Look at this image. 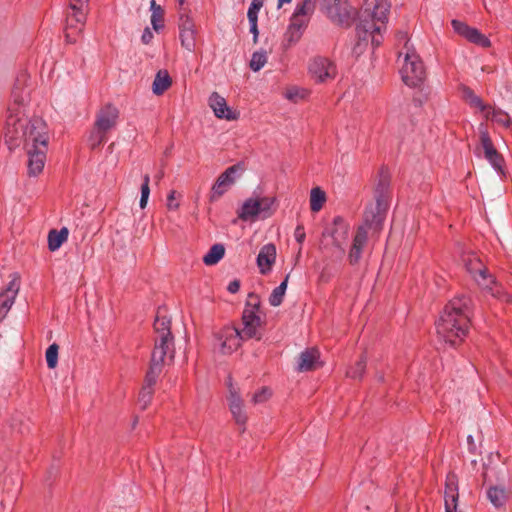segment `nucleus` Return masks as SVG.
<instances>
[{
    "label": "nucleus",
    "instance_id": "f257e3e1",
    "mask_svg": "<svg viewBox=\"0 0 512 512\" xmlns=\"http://www.w3.org/2000/svg\"><path fill=\"white\" fill-rule=\"evenodd\" d=\"M29 92L15 86L12 91L13 102L9 106L6 121L5 142L10 150L24 144L25 148L47 147L48 134L46 123L41 118H25L24 104Z\"/></svg>",
    "mask_w": 512,
    "mask_h": 512
},
{
    "label": "nucleus",
    "instance_id": "f03ea898",
    "mask_svg": "<svg viewBox=\"0 0 512 512\" xmlns=\"http://www.w3.org/2000/svg\"><path fill=\"white\" fill-rule=\"evenodd\" d=\"M470 303L468 297L461 296L445 306L436 323L437 335L445 343L455 346L466 336L470 325Z\"/></svg>",
    "mask_w": 512,
    "mask_h": 512
},
{
    "label": "nucleus",
    "instance_id": "7ed1b4c3",
    "mask_svg": "<svg viewBox=\"0 0 512 512\" xmlns=\"http://www.w3.org/2000/svg\"><path fill=\"white\" fill-rule=\"evenodd\" d=\"M397 41L402 44L398 52L402 80L407 86L416 87L425 79L424 65L405 32L397 34Z\"/></svg>",
    "mask_w": 512,
    "mask_h": 512
},
{
    "label": "nucleus",
    "instance_id": "20e7f679",
    "mask_svg": "<svg viewBox=\"0 0 512 512\" xmlns=\"http://www.w3.org/2000/svg\"><path fill=\"white\" fill-rule=\"evenodd\" d=\"M170 323V319L166 315H162L159 311L154 322L156 337L150 361L157 360V355L159 363L167 364L168 360H173L174 347Z\"/></svg>",
    "mask_w": 512,
    "mask_h": 512
},
{
    "label": "nucleus",
    "instance_id": "39448f33",
    "mask_svg": "<svg viewBox=\"0 0 512 512\" xmlns=\"http://www.w3.org/2000/svg\"><path fill=\"white\" fill-rule=\"evenodd\" d=\"M118 117V109L110 104L99 110L90 138L92 148L100 146L106 141L105 134L116 126Z\"/></svg>",
    "mask_w": 512,
    "mask_h": 512
},
{
    "label": "nucleus",
    "instance_id": "423d86ee",
    "mask_svg": "<svg viewBox=\"0 0 512 512\" xmlns=\"http://www.w3.org/2000/svg\"><path fill=\"white\" fill-rule=\"evenodd\" d=\"M308 74L316 83H326L337 75L335 64L328 58L316 56L308 63Z\"/></svg>",
    "mask_w": 512,
    "mask_h": 512
},
{
    "label": "nucleus",
    "instance_id": "0eeeda50",
    "mask_svg": "<svg viewBox=\"0 0 512 512\" xmlns=\"http://www.w3.org/2000/svg\"><path fill=\"white\" fill-rule=\"evenodd\" d=\"M88 7L79 4H69L70 11L67 14L66 40L75 43V34H80L86 22Z\"/></svg>",
    "mask_w": 512,
    "mask_h": 512
},
{
    "label": "nucleus",
    "instance_id": "6e6552de",
    "mask_svg": "<svg viewBox=\"0 0 512 512\" xmlns=\"http://www.w3.org/2000/svg\"><path fill=\"white\" fill-rule=\"evenodd\" d=\"M273 202V199L268 197L249 198L243 203L238 212V217L244 221L254 219L261 213H264V217H267L270 215L269 211Z\"/></svg>",
    "mask_w": 512,
    "mask_h": 512
},
{
    "label": "nucleus",
    "instance_id": "1a4fd4ad",
    "mask_svg": "<svg viewBox=\"0 0 512 512\" xmlns=\"http://www.w3.org/2000/svg\"><path fill=\"white\" fill-rule=\"evenodd\" d=\"M164 365L165 364L163 363H159L158 359L150 361L149 370L147 371L145 377V383L139 394V402L142 404L143 409H145L151 402L154 392L153 386L156 383L158 376L162 372V368Z\"/></svg>",
    "mask_w": 512,
    "mask_h": 512
},
{
    "label": "nucleus",
    "instance_id": "9d476101",
    "mask_svg": "<svg viewBox=\"0 0 512 512\" xmlns=\"http://www.w3.org/2000/svg\"><path fill=\"white\" fill-rule=\"evenodd\" d=\"M243 168L240 164L228 167L223 173L219 175L216 182L212 186L210 201H217L228 189L235 183V174L242 171Z\"/></svg>",
    "mask_w": 512,
    "mask_h": 512
},
{
    "label": "nucleus",
    "instance_id": "9b49d317",
    "mask_svg": "<svg viewBox=\"0 0 512 512\" xmlns=\"http://www.w3.org/2000/svg\"><path fill=\"white\" fill-rule=\"evenodd\" d=\"M229 395H228V404L231 414L235 420V422L244 427L247 422V415L244 411V403L239 394V390L236 386L233 385L231 377L228 378L227 381ZM244 428H242V432Z\"/></svg>",
    "mask_w": 512,
    "mask_h": 512
},
{
    "label": "nucleus",
    "instance_id": "f8f14e48",
    "mask_svg": "<svg viewBox=\"0 0 512 512\" xmlns=\"http://www.w3.org/2000/svg\"><path fill=\"white\" fill-rule=\"evenodd\" d=\"M480 145L477 150H482L484 157L497 170L501 171L503 158L494 147L488 131L483 125L479 126Z\"/></svg>",
    "mask_w": 512,
    "mask_h": 512
},
{
    "label": "nucleus",
    "instance_id": "ddd939ff",
    "mask_svg": "<svg viewBox=\"0 0 512 512\" xmlns=\"http://www.w3.org/2000/svg\"><path fill=\"white\" fill-rule=\"evenodd\" d=\"M388 207L389 202H384L383 205L380 201L376 200L375 204H371L367 207L364 214V224L362 226H365L367 231L369 229L379 231L384 222Z\"/></svg>",
    "mask_w": 512,
    "mask_h": 512
},
{
    "label": "nucleus",
    "instance_id": "4468645a",
    "mask_svg": "<svg viewBox=\"0 0 512 512\" xmlns=\"http://www.w3.org/2000/svg\"><path fill=\"white\" fill-rule=\"evenodd\" d=\"M217 339L220 342V350L223 354H230L235 351L242 340H246L241 335V330L233 327L224 328L218 335Z\"/></svg>",
    "mask_w": 512,
    "mask_h": 512
},
{
    "label": "nucleus",
    "instance_id": "2eb2a0df",
    "mask_svg": "<svg viewBox=\"0 0 512 512\" xmlns=\"http://www.w3.org/2000/svg\"><path fill=\"white\" fill-rule=\"evenodd\" d=\"M462 262L478 285L487 286L485 283H483L488 279L486 276V267L474 252L464 253L462 256Z\"/></svg>",
    "mask_w": 512,
    "mask_h": 512
},
{
    "label": "nucleus",
    "instance_id": "dca6fc26",
    "mask_svg": "<svg viewBox=\"0 0 512 512\" xmlns=\"http://www.w3.org/2000/svg\"><path fill=\"white\" fill-rule=\"evenodd\" d=\"M20 289L19 276L16 274L12 275L8 286L4 291L0 292V320L6 315V313L12 307L15 298Z\"/></svg>",
    "mask_w": 512,
    "mask_h": 512
},
{
    "label": "nucleus",
    "instance_id": "f3484780",
    "mask_svg": "<svg viewBox=\"0 0 512 512\" xmlns=\"http://www.w3.org/2000/svg\"><path fill=\"white\" fill-rule=\"evenodd\" d=\"M259 311L244 309L242 315V323L243 329L241 330V335L244 338H257L260 339L258 335V328L262 324L261 317L258 314Z\"/></svg>",
    "mask_w": 512,
    "mask_h": 512
},
{
    "label": "nucleus",
    "instance_id": "a211bd4d",
    "mask_svg": "<svg viewBox=\"0 0 512 512\" xmlns=\"http://www.w3.org/2000/svg\"><path fill=\"white\" fill-rule=\"evenodd\" d=\"M458 482L455 474H448L445 483L444 502L446 512H457Z\"/></svg>",
    "mask_w": 512,
    "mask_h": 512
},
{
    "label": "nucleus",
    "instance_id": "6ab92c4d",
    "mask_svg": "<svg viewBox=\"0 0 512 512\" xmlns=\"http://www.w3.org/2000/svg\"><path fill=\"white\" fill-rule=\"evenodd\" d=\"M29 156L28 173L36 176L42 172L46 159L47 147L39 146L37 148H25Z\"/></svg>",
    "mask_w": 512,
    "mask_h": 512
},
{
    "label": "nucleus",
    "instance_id": "aec40b11",
    "mask_svg": "<svg viewBox=\"0 0 512 512\" xmlns=\"http://www.w3.org/2000/svg\"><path fill=\"white\" fill-rule=\"evenodd\" d=\"M208 105L213 110L214 115L217 118L226 120L236 119L235 113H233L227 106L225 98L219 95L217 92H213L210 95L208 99Z\"/></svg>",
    "mask_w": 512,
    "mask_h": 512
},
{
    "label": "nucleus",
    "instance_id": "412c9836",
    "mask_svg": "<svg viewBox=\"0 0 512 512\" xmlns=\"http://www.w3.org/2000/svg\"><path fill=\"white\" fill-rule=\"evenodd\" d=\"M389 0H365V10L371 12L374 21L385 23L389 12Z\"/></svg>",
    "mask_w": 512,
    "mask_h": 512
},
{
    "label": "nucleus",
    "instance_id": "4be33fe9",
    "mask_svg": "<svg viewBox=\"0 0 512 512\" xmlns=\"http://www.w3.org/2000/svg\"><path fill=\"white\" fill-rule=\"evenodd\" d=\"M276 259V247L273 244L264 245L257 257V265L262 274L268 273Z\"/></svg>",
    "mask_w": 512,
    "mask_h": 512
},
{
    "label": "nucleus",
    "instance_id": "5701e85b",
    "mask_svg": "<svg viewBox=\"0 0 512 512\" xmlns=\"http://www.w3.org/2000/svg\"><path fill=\"white\" fill-rule=\"evenodd\" d=\"M367 239H368V234H367L366 227L359 226L356 231V234H355V237L353 240V245H352V248L349 253V261L352 265L358 263V261L361 257L362 249H363L364 245L366 244Z\"/></svg>",
    "mask_w": 512,
    "mask_h": 512
},
{
    "label": "nucleus",
    "instance_id": "b1692460",
    "mask_svg": "<svg viewBox=\"0 0 512 512\" xmlns=\"http://www.w3.org/2000/svg\"><path fill=\"white\" fill-rule=\"evenodd\" d=\"M320 366L319 351L312 348L302 352L299 356L298 370L301 372L310 371Z\"/></svg>",
    "mask_w": 512,
    "mask_h": 512
},
{
    "label": "nucleus",
    "instance_id": "393cba45",
    "mask_svg": "<svg viewBox=\"0 0 512 512\" xmlns=\"http://www.w3.org/2000/svg\"><path fill=\"white\" fill-rule=\"evenodd\" d=\"M309 21L310 18L293 13L288 27L289 41H297L301 37L303 30L307 27Z\"/></svg>",
    "mask_w": 512,
    "mask_h": 512
},
{
    "label": "nucleus",
    "instance_id": "a878e982",
    "mask_svg": "<svg viewBox=\"0 0 512 512\" xmlns=\"http://www.w3.org/2000/svg\"><path fill=\"white\" fill-rule=\"evenodd\" d=\"M460 92L463 100L466 101L471 107L479 109L485 117L490 116L491 107L485 105L481 98L478 97L473 90L467 86H463L461 87Z\"/></svg>",
    "mask_w": 512,
    "mask_h": 512
},
{
    "label": "nucleus",
    "instance_id": "bb28decb",
    "mask_svg": "<svg viewBox=\"0 0 512 512\" xmlns=\"http://www.w3.org/2000/svg\"><path fill=\"white\" fill-rule=\"evenodd\" d=\"M389 186L390 178L388 173L382 169L378 176V181L375 187V200L380 201L384 205V202H389Z\"/></svg>",
    "mask_w": 512,
    "mask_h": 512
},
{
    "label": "nucleus",
    "instance_id": "cd10ccee",
    "mask_svg": "<svg viewBox=\"0 0 512 512\" xmlns=\"http://www.w3.org/2000/svg\"><path fill=\"white\" fill-rule=\"evenodd\" d=\"M509 496L510 491L502 485L491 486L487 490V498L496 508L504 506Z\"/></svg>",
    "mask_w": 512,
    "mask_h": 512
},
{
    "label": "nucleus",
    "instance_id": "c85d7f7f",
    "mask_svg": "<svg viewBox=\"0 0 512 512\" xmlns=\"http://www.w3.org/2000/svg\"><path fill=\"white\" fill-rule=\"evenodd\" d=\"M68 235L69 230L66 227H63L60 230H51L48 234L49 250L52 252L58 250L61 245L67 241Z\"/></svg>",
    "mask_w": 512,
    "mask_h": 512
},
{
    "label": "nucleus",
    "instance_id": "c756f323",
    "mask_svg": "<svg viewBox=\"0 0 512 512\" xmlns=\"http://www.w3.org/2000/svg\"><path fill=\"white\" fill-rule=\"evenodd\" d=\"M171 78L167 71L160 70L152 84V91L156 95H161L171 86Z\"/></svg>",
    "mask_w": 512,
    "mask_h": 512
},
{
    "label": "nucleus",
    "instance_id": "7c9ffc66",
    "mask_svg": "<svg viewBox=\"0 0 512 512\" xmlns=\"http://www.w3.org/2000/svg\"><path fill=\"white\" fill-rule=\"evenodd\" d=\"M224 254V246L222 244H214L203 257V262L208 266L215 265L224 257Z\"/></svg>",
    "mask_w": 512,
    "mask_h": 512
},
{
    "label": "nucleus",
    "instance_id": "2f4dec72",
    "mask_svg": "<svg viewBox=\"0 0 512 512\" xmlns=\"http://www.w3.org/2000/svg\"><path fill=\"white\" fill-rule=\"evenodd\" d=\"M326 202V194L320 187H314L310 191V209L319 212Z\"/></svg>",
    "mask_w": 512,
    "mask_h": 512
},
{
    "label": "nucleus",
    "instance_id": "473e14b6",
    "mask_svg": "<svg viewBox=\"0 0 512 512\" xmlns=\"http://www.w3.org/2000/svg\"><path fill=\"white\" fill-rule=\"evenodd\" d=\"M325 10V13L327 16L335 23L342 24L344 23L347 13L346 9L344 7V4L341 5H328L327 7L323 8Z\"/></svg>",
    "mask_w": 512,
    "mask_h": 512
},
{
    "label": "nucleus",
    "instance_id": "72a5a7b5",
    "mask_svg": "<svg viewBox=\"0 0 512 512\" xmlns=\"http://www.w3.org/2000/svg\"><path fill=\"white\" fill-rule=\"evenodd\" d=\"M289 276H290V274H287L284 281L279 286H277L276 288L273 289L272 293L269 296V303L271 306L277 307V306L281 305V303L283 302V299H284V296L286 293V289H287Z\"/></svg>",
    "mask_w": 512,
    "mask_h": 512
},
{
    "label": "nucleus",
    "instance_id": "f704fd0d",
    "mask_svg": "<svg viewBox=\"0 0 512 512\" xmlns=\"http://www.w3.org/2000/svg\"><path fill=\"white\" fill-rule=\"evenodd\" d=\"M150 10H151V24L154 30L158 31L163 27L164 20V10L163 8L156 3L155 0L150 1Z\"/></svg>",
    "mask_w": 512,
    "mask_h": 512
},
{
    "label": "nucleus",
    "instance_id": "c9c22d12",
    "mask_svg": "<svg viewBox=\"0 0 512 512\" xmlns=\"http://www.w3.org/2000/svg\"><path fill=\"white\" fill-rule=\"evenodd\" d=\"M334 230L332 232V236L334 238V244L338 247H341L340 240L345 239L348 233V226L344 222L341 217H336L334 219Z\"/></svg>",
    "mask_w": 512,
    "mask_h": 512
},
{
    "label": "nucleus",
    "instance_id": "e433bc0d",
    "mask_svg": "<svg viewBox=\"0 0 512 512\" xmlns=\"http://www.w3.org/2000/svg\"><path fill=\"white\" fill-rule=\"evenodd\" d=\"M365 32L370 33L372 37V43L376 46L381 44V31L385 29V23L374 21L373 24L363 25Z\"/></svg>",
    "mask_w": 512,
    "mask_h": 512
},
{
    "label": "nucleus",
    "instance_id": "4c0bfd02",
    "mask_svg": "<svg viewBox=\"0 0 512 512\" xmlns=\"http://www.w3.org/2000/svg\"><path fill=\"white\" fill-rule=\"evenodd\" d=\"M465 38L472 43H475L481 47H489L490 40L482 33H480L477 29L470 27L468 33Z\"/></svg>",
    "mask_w": 512,
    "mask_h": 512
},
{
    "label": "nucleus",
    "instance_id": "58836bf2",
    "mask_svg": "<svg viewBox=\"0 0 512 512\" xmlns=\"http://www.w3.org/2000/svg\"><path fill=\"white\" fill-rule=\"evenodd\" d=\"M315 2L316 0H303L296 5L294 13L297 15L305 16L307 18H311L315 10Z\"/></svg>",
    "mask_w": 512,
    "mask_h": 512
},
{
    "label": "nucleus",
    "instance_id": "ea45409f",
    "mask_svg": "<svg viewBox=\"0 0 512 512\" xmlns=\"http://www.w3.org/2000/svg\"><path fill=\"white\" fill-rule=\"evenodd\" d=\"M195 35H196L195 30L180 31L181 45L189 52H192L195 48V45H196Z\"/></svg>",
    "mask_w": 512,
    "mask_h": 512
},
{
    "label": "nucleus",
    "instance_id": "a19ab883",
    "mask_svg": "<svg viewBox=\"0 0 512 512\" xmlns=\"http://www.w3.org/2000/svg\"><path fill=\"white\" fill-rule=\"evenodd\" d=\"M267 63V53L265 51L254 52L250 61V68L257 72Z\"/></svg>",
    "mask_w": 512,
    "mask_h": 512
},
{
    "label": "nucleus",
    "instance_id": "79ce46f5",
    "mask_svg": "<svg viewBox=\"0 0 512 512\" xmlns=\"http://www.w3.org/2000/svg\"><path fill=\"white\" fill-rule=\"evenodd\" d=\"M58 350L59 346L56 343L51 344L45 353L47 366L50 369H54L58 363Z\"/></svg>",
    "mask_w": 512,
    "mask_h": 512
},
{
    "label": "nucleus",
    "instance_id": "37998d69",
    "mask_svg": "<svg viewBox=\"0 0 512 512\" xmlns=\"http://www.w3.org/2000/svg\"><path fill=\"white\" fill-rule=\"evenodd\" d=\"M486 276L488 277V279L485 280L483 283H485L487 286H484V285H479V286L482 287L483 289L490 291L494 297L501 298L502 296L500 293V289H499L495 279L493 278V276L488 274L487 269H486Z\"/></svg>",
    "mask_w": 512,
    "mask_h": 512
},
{
    "label": "nucleus",
    "instance_id": "c03bdc74",
    "mask_svg": "<svg viewBox=\"0 0 512 512\" xmlns=\"http://www.w3.org/2000/svg\"><path fill=\"white\" fill-rule=\"evenodd\" d=\"M307 95L308 90L299 87H291L286 91V98L294 102L306 98Z\"/></svg>",
    "mask_w": 512,
    "mask_h": 512
},
{
    "label": "nucleus",
    "instance_id": "a18cd8bd",
    "mask_svg": "<svg viewBox=\"0 0 512 512\" xmlns=\"http://www.w3.org/2000/svg\"><path fill=\"white\" fill-rule=\"evenodd\" d=\"M271 395L272 393L269 388L262 387L259 391L252 395L251 402L254 405L265 403L271 397Z\"/></svg>",
    "mask_w": 512,
    "mask_h": 512
},
{
    "label": "nucleus",
    "instance_id": "49530a36",
    "mask_svg": "<svg viewBox=\"0 0 512 512\" xmlns=\"http://www.w3.org/2000/svg\"><path fill=\"white\" fill-rule=\"evenodd\" d=\"M486 118L492 119L493 121H496L497 123L504 126H508L510 122L509 116L506 113L502 111H495L492 108L490 110V116Z\"/></svg>",
    "mask_w": 512,
    "mask_h": 512
},
{
    "label": "nucleus",
    "instance_id": "de8ad7c7",
    "mask_svg": "<svg viewBox=\"0 0 512 512\" xmlns=\"http://www.w3.org/2000/svg\"><path fill=\"white\" fill-rule=\"evenodd\" d=\"M365 367H366V362L364 359H361L360 361H358L356 363L355 367H353L347 371V375L354 379L361 378L364 373Z\"/></svg>",
    "mask_w": 512,
    "mask_h": 512
},
{
    "label": "nucleus",
    "instance_id": "09e8293b",
    "mask_svg": "<svg viewBox=\"0 0 512 512\" xmlns=\"http://www.w3.org/2000/svg\"><path fill=\"white\" fill-rule=\"evenodd\" d=\"M260 304H261V301L257 294H255L253 292L248 294L246 305H245L246 309L259 311Z\"/></svg>",
    "mask_w": 512,
    "mask_h": 512
},
{
    "label": "nucleus",
    "instance_id": "8fccbe9b",
    "mask_svg": "<svg viewBox=\"0 0 512 512\" xmlns=\"http://www.w3.org/2000/svg\"><path fill=\"white\" fill-rule=\"evenodd\" d=\"M264 0H252V3L248 9V19H258V12L262 8Z\"/></svg>",
    "mask_w": 512,
    "mask_h": 512
},
{
    "label": "nucleus",
    "instance_id": "3c124183",
    "mask_svg": "<svg viewBox=\"0 0 512 512\" xmlns=\"http://www.w3.org/2000/svg\"><path fill=\"white\" fill-rule=\"evenodd\" d=\"M179 30L180 31L195 30L194 23L190 19L188 13H181L180 18H179Z\"/></svg>",
    "mask_w": 512,
    "mask_h": 512
},
{
    "label": "nucleus",
    "instance_id": "603ef678",
    "mask_svg": "<svg viewBox=\"0 0 512 512\" xmlns=\"http://www.w3.org/2000/svg\"><path fill=\"white\" fill-rule=\"evenodd\" d=\"M452 26H453L455 32H457L459 35H461L463 37L466 36V34L468 33V31L470 29V27L467 24H465L461 21H458V20H453Z\"/></svg>",
    "mask_w": 512,
    "mask_h": 512
},
{
    "label": "nucleus",
    "instance_id": "864d4df0",
    "mask_svg": "<svg viewBox=\"0 0 512 512\" xmlns=\"http://www.w3.org/2000/svg\"><path fill=\"white\" fill-rule=\"evenodd\" d=\"M177 193L176 191H170V193L168 194V197H167V208L169 210H176L178 207H179V203L176 202V197Z\"/></svg>",
    "mask_w": 512,
    "mask_h": 512
},
{
    "label": "nucleus",
    "instance_id": "5fc2aeb1",
    "mask_svg": "<svg viewBox=\"0 0 512 512\" xmlns=\"http://www.w3.org/2000/svg\"><path fill=\"white\" fill-rule=\"evenodd\" d=\"M150 177L146 174L143 177V184L141 185V197L149 199L150 195V187H149Z\"/></svg>",
    "mask_w": 512,
    "mask_h": 512
},
{
    "label": "nucleus",
    "instance_id": "6e6d98bb",
    "mask_svg": "<svg viewBox=\"0 0 512 512\" xmlns=\"http://www.w3.org/2000/svg\"><path fill=\"white\" fill-rule=\"evenodd\" d=\"M294 236H295L296 241L299 244H302L304 242V240H305V231H304L303 226H297L296 227L295 232H294Z\"/></svg>",
    "mask_w": 512,
    "mask_h": 512
},
{
    "label": "nucleus",
    "instance_id": "4d7b16f0",
    "mask_svg": "<svg viewBox=\"0 0 512 512\" xmlns=\"http://www.w3.org/2000/svg\"><path fill=\"white\" fill-rule=\"evenodd\" d=\"M175 1L177 2V8H178V11H179V15H181V13H188L189 12L186 0H175Z\"/></svg>",
    "mask_w": 512,
    "mask_h": 512
},
{
    "label": "nucleus",
    "instance_id": "13d9d810",
    "mask_svg": "<svg viewBox=\"0 0 512 512\" xmlns=\"http://www.w3.org/2000/svg\"><path fill=\"white\" fill-rule=\"evenodd\" d=\"M250 23V32L254 35V41L257 40L258 36V28H257V19H248Z\"/></svg>",
    "mask_w": 512,
    "mask_h": 512
},
{
    "label": "nucleus",
    "instance_id": "bf43d9fd",
    "mask_svg": "<svg viewBox=\"0 0 512 512\" xmlns=\"http://www.w3.org/2000/svg\"><path fill=\"white\" fill-rule=\"evenodd\" d=\"M153 38V33L149 28H146L142 34L141 40L144 44H149Z\"/></svg>",
    "mask_w": 512,
    "mask_h": 512
},
{
    "label": "nucleus",
    "instance_id": "052dcab7",
    "mask_svg": "<svg viewBox=\"0 0 512 512\" xmlns=\"http://www.w3.org/2000/svg\"><path fill=\"white\" fill-rule=\"evenodd\" d=\"M239 288H240V282L237 280L231 281L228 285V291L231 293L238 292Z\"/></svg>",
    "mask_w": 512,
    "mask_h": 512
},
{
    "label": "nucleus",
    "instance_id": "680f3d73",
    "mask_svg": "<svg viewBox=\"0 0 512 512\" xmlns=\"http://www.w3.org/2000/svg\"><path fill=\"white\" fill-rule=\"evenodd\" d=\"M341 5L344 4L343 0H322V6L323 8L327 7L328 5Z\"/></svg>",
    "mask_w": 512,
    "mask_h": 512
},
{
    "label": "nucleus",
    "instance_id": "e2e57ef3",
    "mask_svg": "<svg viewBox=\"0 0 512 512\" xmlns=\"http://www.w3.org/2000/svg\"><path fill=\"white\" fill-rule=\"evenodd\" d=\"M79 4L83 6H89V0H70L69 4Z\"/></svg>",
    "mask_w": 512,
    "mask_h": 512
},
{
    "label": "nucleus",
    "instance_id": "0e129e2a",
    "mask_svg": "<svg viewBox=\"0 0 512 512\" xmlns=\"http://www.w3.org/2000/svg\"><path fill=\"white\" fill-rule=\"evenodd\" d=\"M147 203H148L147 198H144V197L140 198L139 206L141 209H144L147 206Z\"/></svg>",
    "mask_w": 512,
    "mask_h": 512
},
{
    "label": "nucleus",
    "instance_id": "69168bd1",
    "mask_svg": "<svg viewBox=\"0 0 512 512\" xmlns=\"http://www.w3.org/2000/svg\"><path fill=\"white\" fill-rule=\"evenodd\" d=\"M292 0H278V8L282 7L284 4L290 3Z\"/></svg>",
    "mask_w": 512,
    "mask_h": 512
},
{
    "label": "nucleus",
    "instance_id": "338daca9",
    "mask_svg": "<svg viewBox=\"0 0 512 512\" xmlns=\"http://www.w3.org/2000/svg\"><path fill=\"white\" fill-rule=\"evenodd\" d=\"M467 440H468L469 444L473 443V437L471 435L468 436Z\"/></svg>",
    "mask_w": 512,
    "mask_h": 512
},
{
    "label": "nucleus",
    "instance_id": "774afa93",
    "mask_svg": "<svg viewBox=\"0 0 512 512\" xmlns=\"http://www.w3.org/2000/svg\"><path fill=\"white\" fill-rule=\"evenodd\" d=\"M504 297H505L506 301H509V296L508 295L504 294Z\"/></svg>",
    "mask_w": 512,
    "mask_h": 512
}]
</instances>
